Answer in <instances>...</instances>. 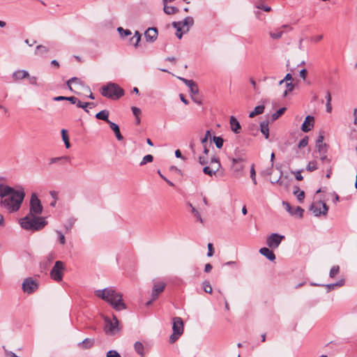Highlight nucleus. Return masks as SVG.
Listing matches in <instances>:
<instances>
[{"label": "nucleus", "instance_id": "6", "mask_svg": "<svg viewBox=\"0 0 357 357\" xmlns=\"http://www.w3.org/2000/svg\"><path fill=\"white\" fill-rule=\"evenodd\" d=\"M266 108L271 112H286L287 110V107H280L277 102L266 99L263 100L259 105L256 106L252 112H264Z\"/></svg>", "mask_w": 357, "mask_h": 357}, {"label": "nucleus", "instance_id": "37", "mask_svg": "<svg viewBox=\"0 0 357 357\" xmlns=\"http://www.w3.org/2000/svg\"><path fill=\"white\" fill-rule=\"evenodd\" d=\"M213 141L218 149H221L222 147L224 140L221 137L214 136L213 137Z\"/></svg>", "mask_w": 357, "mask_h": 357}, {"label": "nucleus", "instance_id": "32", "mask_svg": "<svg viewBox=\"0 0 357 357\" xmlns=\"http://www.w3.org/2000/svg\"><path fill=\"white\" fill-rule=\"evenodd\" d=\"M94 344L93 339L86 338L82 342L79 344V346H82L84 349H90Z\"/></svg>", "mask_w": 357, "mask_h": 357}, {"label": "nucleus", "instance_id": "14", "mask_svg": "<svg viewBox=\"0 0 357 357\" xmlns=\"http://www.w3.org/2000/svg\"><path fill=\"white\" fill-rule=\"evenodd\" d=\"M153 286L151 292L152 300H156L160 293H162L166 286V284L160 280H153Z\"/></svg>", "mask_w": 357, "mask_h": 357}, {"label": "nucleus", "instance_id": "57", "mask_svg": "<svg viewBox=\"0 0 357 357\" xmlns=\"http://www.w3.org/2000/svg\"><path fill=\"white\" fill-rule=\"evenodd\" d=\"M286 85H287V89L284 92V96H286L288 92L292 91L294 88V84H292V83H291V82L290 83L287 82Z\"/></svg>", "mask_w": 357, "mask_h": 357}, {"label": "nucleus", "instance_id": "10", "mask_svg": "<svg viewBox=\"0 0 357 357\" xmlns=\"http://www.w3.org/2000/svg\"><path fill=\"white\" fill-rule=\"evenodd\" d=\"M43 207L41 204L40 200L38 199L37 195L33 192L30 199L29 212L33 215H40L43 212Z\"/></svg>", "mask_w": 357, "mask_h": 357}, {"label": "nucleus", "instance_id": "25", "mask_svg": "<svg viewBox=\"0 0 357 357\" xmlns=\"http://www.w3.org/2000/svg\"><path fill=\"white\" fill-rule=\"evenodd\" d=\"M181 23V26L185 29V26H186V29L184 30V32H187L189 30V26H192L194 23V20L192 17H186L184 18L183 21H180Z\"/></svg>", "mask_w": 357, "mask_h": 357}, {"label": "nucleus", "instance_id": "42", "mask_svg": "<svg viewBox=\"0 0 357 357\" xmlns=\"http://www.w3.org/2000/svg\"><path fill=\"white\" fill-rule=\"evenodd\" d=\"M153 155H151L150 154L146 155L142 158V161L139 163V165L143 166L148 162H151L153 161Z\"/></svg>", "mask_w": 357, "mask_h": 357}, {"label": "nucleus", "instance_id": "28", "mask_svg": "<svg viewBox=\"0 0 357 357\" xmlns=\"http://www.w3.org/2000/svg\"><path fill=\"white\" fill-rule=\"evenodd\" d=\"M294 195L297 197L299 202H303L305 198V192L301 190L298 187H295L294 190Z\"/></svg>", "mask_w": 357, "mask_h": 357}, {"label": "nucleus", "instance_id": "50", "mask_svg": "<svg viewBox=\"0 0 357 357\" xmlns=\"http://www.w3.org/2000/svg\"><path fill=\"white\" fill-rule=\"evenodd\" d=\"M308 144V137L305 136L303 137L298 143V147L299 149H303Z\"/></svg>", "mask_w": 357, "mask_h": 357}, {"label": "nucleus", "instance_id": "39", "mask_svg": "<svg viewBox=\"0 0 357 357\" xmlns=\"http://www.w3.org/2000/svg\"><path fill=\"white\" fill-rule=\"evenodd\" d=\"M77 105V107L78 108H82V109H84V112H89L87 109H86V108L89 105H93V102H82L80 101L78 98H77V102H76L75 103Z\"/></svg>", "mask_w": 357, "mask_h": 357}, {"label": "nucleus", "instance_id": "22", "mask_svg": "<svg viewBox=\"0 0 357 357\" xmlns=\"http://www.w3.org/2000/svg\"><path fill=\"white\" fill-rule=\"evenodd\" d=\"M29 77V73L25 70H17L13 73V78L15 80L22 79Z\"/></svg>", "mask_w": 357, "mask_h": 357}, {"label": "nucleus", "instance_id": "19", "mask_svg": "<svg viewBox=\"0 0 357 357\" xmlns=\"http://www.w3.org/2000/svg\"><path fill=\"white\" fill-rule=\"evenodd\" d=\"M259 253L266 257L268 260L273 261L275 259V255L269 248H261L259 249Z\"/></svg>", "mask_w": 357, "mask_h": 357}, {"label": "nucleus", "instance_id": "34", "mask_svg": "<svg viewBox=\"0 0 357 357\" xmlns=\"http://www.w3.org/2000/svg\"><path fill=\"white\" fill-rule=\"evenodd\" d=\"M141 36H142L141 33L138 31H136L135 33V35L130 38V43H132V40H135L134 46L137 47V45L141 40Z\"/></svg>", "mask_w": 357, "mask_h": 357}, {"label": "nucleus", "instance_id": "31", "mask_svg": "<svg viewBox=\"0 0 357 357\" xmlns=\"http://www.w3.org/2000/svg\"><path fill=\"white\" fill-rule=\"evenodd\" d=\"M54 232L57 235L58 241L60 245H64L66 243V238L63 233L61 230L55 229Z\"/></svg>", "mask_w": 357, "mask_h": 357}, {"label": "nucleus", "instance_id": "60", "mask_svg": "<svg viewBox=\"0 0 357 357\" xmlns=\"http://www.w3.org/2000/svg\"><path fill=\"white\" fill-rule=\"evenodd\" d=\"M66 100L69 101L72 105H75L77 102V98L75 96L66 97Z\"/></svg>", "mask_w": 357, "mask_h": 357}, {"label": "nucleus", "instance_id": "21", "mask_svg": "<svg viewBox=\"0 0 357 357\" xmlns=\"http://www.w3.org/2000/svg\"><path fill=\"white\" fill-rule=\"evenodd\" d=\"M108 124L109 125L110 128L114 131L116 139L119 141H121L123 139V135L121 134L119 127L115 123H113L110 121H108Z\"/></svg>", "mask_w": 357, "mask_h": 357}, {"label": "nucleus", "instance_id": "26", "mask_svg": "<svg viewBox=\"0 0 357 357\" xmlns=\"http://www.w3.org/2000/svg\"><path fill=\"white\" fill-rule=\"evenodd\" d=\"M164 12L167 15H174L178 12V8L175 6H168L167 3L163 4Z\"/></svg>", "mask_w": 357, "mask_h": 357}, {"label": "nucleus", "instance_id": "1", "mask_svg": "<svg viewBox=\"0 0 357 357\" xmlns=\"http://www.w3.org/2000/svg\"><path fill=\"white\" fill-rule=\"evenodd\" d=\"M25 197L24 189L15 190L7 185L0 184L1 205L9 213L17 211Z\"/></svg>", "mask_w": 357, "mask_h": 357}, {"label": "nucleus", "instance_id": "9", "mask_svg": "<svg viewBox=\"0 0 357 357\" xmlns=\"http://www.w3.org/2000/svg\"><path fill=\"white\" fill-rule=\"evenodd\" d=\"M310 211L316 217L321 215L325 216L328 213V207L326 203L322 201H314L310 206Z\"/></svg>", "mask_w": 357, "mask_h": 357}, {"label": "nucleus", "instance_id": "8", "mask_svg": "<svg viewBox=\"0 0 357 357\" xmlns=\"http://www.w3.org/2000/svg\"><path fill=\"white\" fill-rule=\"evenodd\" d=\"M65 269V264L61 261H56L50 271V278L56 282H61L63 280Z\"/></svg>", "mask_w": 357, "mask_h": 357}, {"label": "nucleus", "instance_id": "47", "mask_svg": "<svg viewBox=\"0 0 357 357\" xmlns=\"http://www.w3.org/2000/svg\"><path fill=\"white\" fill-rule=\"evenodd\" d=\"M203 288L205 292L211 294L212 293V287L209 284L208 281H204L202 284Z\"/></svg>", "mask_w": 357, "mask_h": 357}, {"label": "nucleus", "instance_id": "16", "mask_svg": "<svg viewBox=\"0 0 357 357\" xmlns=\"http://www.w3.org/2000/svg\"><path fill=\"white\" fill-rule=\"evenodd\" d=\"M158 29L155 27L148 28L144 33L146 40L149 43H153L158 38Z\"/></svg>", "mask_w": 357, "mask_h": 357}, {"label": "nucleus", "instance_id": "58", "mask_svg": "<svg viewBox=\"0 0 357 357\" xmlns=\"http://www.w3.org/2000/svg\"><path fill=\"white\" fill-rule=\"evenodd\" d=\"M303 170H298L296 172H294L293 174L295 175L296 179L298 181H302L303 177L301 175V172Z\"/></svg>", "mask_w": 357, "mask_h": 357}, {"label": "nucleus", "instance_id": "46", "mask_svg": "<svg viewBox=\"0 0 357 357\" xmlns=\"http://www.w3.org/2000/svg\"><path fill=\"white\" fill-rule=\"evenodd\" d=\"M339 271H340L339 266H333L331 268V271H330V273H329L330 277L332 278H334L339 273Z\"/></svg>", "mask_w": 357, "mask_h": 357}, {"label": "nucleus", "instance_id": "49", "mask_svg": "<svg viewBox=\"0 0 357 357\" xmlns=\"http://www.w3.org/2000/svg\"><path fill=\"white\" fill-rule=\"evenodd\" d=\"M190 207H191V211L192 213L194 214V215L197 218V219L200 222H203V220L201 217V215L199 214V213L198 212V211L195 208L193 207L191 204H190Z\"/></svg>", "mask_w": 357, "mask_h": 357}, {"label": "nucleus", "instance_id": "5", "mask_svg": "<svg viewBox=\"0 0 357 357\" xmlns=\"http://www.w3.org/2000/svg\"><path fill=\"white\" fill-rule=\"evenodd\" d=\"M105 327L104 331L106 334L114 335L120 332L121 328L119 321L115 315H113L112 319L107 317L104 318Z\"/></svg>", "mask_w": 357, "mask_h": 357}, {"label": "nucleus", "instance_id": "51", "mask_svg": "<svg viewBox=\"0 0 357 357\" xmlns=\"http://www.w3.org/2000/svg\"><path fill=\"white\" fill-rule=\"evenodd\" d=\"M211 137V131L207 130L205 133V136L201 139V143L202 145H204L207 143L208 139Z\"/></svg>", "mask_w": 357, "mask_h": 357}, {"label": "nucleus", "instance_id": "53", "mask_svg": "<svg viewBox=\"0 0 357 357\" xmlns=\"http://www.w3.org/2000/svg\"><path fill=\"white\" fill-rule=\"evenodd\" d=\"M106 357H121L120 354L116 350H109L106 354Z\"/></svg>", "mask_w": 357, "mask_h": 357}, {"label": "nucleus", "instance_id": "59", "mask_svg": "<svg viewBox=\"0 0 357 357\" xmlns=\"http://www.w3.org/2000/svg\"><path fill=\"white\" fill-rule=\"evenodd\" d=\"M63 158H66L65 157H55V158H50V161H49V164L50 165H52L54 163H56V162H58L59 161H60L61 160L63 159Z\"/></svg>", "mask_w": 357, "mask_h": 357}, {"label": "nucleus", "instance_id": "2", "mask_svg": "<svg viewBox=\"0 0 357 357\" xmlns=\"http://www.w3.org/2000/svg\"><path fill=\"white\" fill-rule=\"evenodd\" d=\"M95 295L108 303L116 311L126 309V305L122 299L123 295L113 287L96 290Z\"/></svg>", "mask_w": 357, "mask_h": 357}, {"label": "nucleus", "instance_id": "41", "mask_svg": "<svg viewBox=\"0 0 357 357\" xmlns=\"http://www.w3.org/2000/svg\"><path fill=\"white\" fill-rule=\"evenodd\" d=\"M118 32L120 36L123 38L126 37L128 36H130L132 34L131 31L129 29H124L122 27H119L117 29Z\"/></svg>", "mask_w": 357, "mask_h": 357}, {"label": "nucleus", "instance_id": "20", "mask_svg": "<svg viewBox=\"0 0 357 357\" xmlns=\"http://www.w3.org/2000/svg\"><path fill=\"white\" fill-rule=\"evenodd\" d=\"M270 121L268 119L264 120L260 122V131L264 135L266 139L269 137V126Z\"/></svg>", "mask_w": 357, "mask_h": 357}, {"label": "nucleus", "instance_id": "45", "mask_svg": "<svg viewBox=\"0 0 357 357\" xmlns=\"http://www.w3.org/2000/svg\"><path fill=\"white\" fill-rule=\"evenodd\" d=\"M316 148L317 149L319 153H326V144L324 143L317 144Z\"/></svg>", "mask_w": 357, "mask_h": 357}, {"label": "nucleus", "instance_id": "7", "mask_svg": "<svg viewBox=\"0 0 357 357\" xmlns=\"http://www.w3.org/2000/svg\"><path fill=\"white\" fill-rule=\"evenodd\" d=\"M172 331L173 333L169 337V342L171 344L175 342L183 333L184 325L181 317H176L173 318Z\"/></svg>", "mask_w": 357, "mask_h": 357}, {"label": "nucleus", "instance_id": "35", "mask_svg": "<svg viewBox=\"0 0 357 357\" xmlns=\"http://www.w3.org/2000/svg\"><path fill=\"white\" fill-rule=\"evenodd\" d=\"M326 112H331V110H332L331 96V93L329 91L326 92Z\"/></svg>", "mask_w": 357, "mask_h": 357}, {"label": "nucleus", "instance_id": "38", "mask_svg": "<svg viewBox=\"0 0 357 357\" xmlns=\"http://www.w3.org/2000/svg\"><path fill=\"white\" fill-rule=\"evenodd\" d=\"M318 169V163L317 161H310L306 167V169L312 172Z\"/></svg>", "mask_w": 357, "mask_h": 357}, {"label": "nucleus", "instance_id": "12", "mask_svg": "<svg viewBox=\"0 0 357 357\" xmlns=\"http://www.w3.org/2000/svg\"><path fill=\"white\" fill-rule=\"evenodd\" d=\"M284 238L283 235L273 233L266 237V243L271 249H276L279 247L282 241Z\"/></svg>", "mask_w": 357, "mask_h": 357}, {"label": "nucleus", "instance_id": "48", "mask_svg": "<svg viewBox=\"0 0 357 357\" xmlns=\"http://www.w3.org/2000/svg\"><path fill=\"white\" fill-rule=\"evenodd\" d=\"M108 116H109V113H96V117L98 119H102V120L106 121L107 123H108V121H109L108 119Z\"/></svg>", "mask_w": 357, "mask_h": 357}, {"label": "nucleus", "instance_id": "56", "mask_svg": "<svg viewBox=\"0 0 357 357\" xmlns=\"http://www.w3.org/2000/svg\"><path fill=\"white\" fill-rule=\"evenodd\" d=\"M207 247H208L207 256L208 257H212L213 255V254H214V249H213V244L209 243H208Z\"/></svg>", "mask_w": 357, "mask_h": 357}, {"label": "nucleus", "instance_id": "54", "mask_svg": "<svg viewBox=\"0 0 357 357\" xmlns=\"http://www.w3.org/2000/svg\"><path fill=\"white\" fill-rule=\"evenodd\" d=\"M256 7L265 12H270L271 10V8L270 6L264 5L262 3L257 5Z\"/></svg>", "mask_w": 357, "mask_h": 357}, {"label": "nucleus", "instance_id": "3", "mask_svg": "<svg viewBox=\"0 0 357 357\" xmlns=\"http://www.w3.org/2000/svg\"><path fill=\"white\" fill-rule=\"evenodd\" d=\"M20 226L25 230L36 231L43 229L47 224L44 217L28 213L19 221Z\"/></svg>", "mask_w": 357, "mask_h": 357}, {"label": "nucleus", "instance_id": "55", "mask_svg": "<svg viewBox=\"0 0 357 357\" xmlns=\"http://www.w3.org/2000/svg\"><path fill=\"white\" fill-rule=\"evenodd\" d=\"M246 159L245 158L241 156H236L232 159V163H242L243 164L245 162Z\"/></svg>", "mask_w": 357, "mask_h": 357}, {"label": "nucleus", "instance_id": "27", "mask_svg": "<svg viewBox=\"0 0 357 357\" xmlns=\"http://www.w3.org/2000/svg\"><path fill=\"white\" fill-rule=\"evenodd\" d=\"M49 50H50L49 48L47 47L46 46L40 45H38L36 47V51H35V54L36 55H39L40 56H43L45 54H46L47 53H48Z\"/></svg>", "mask_w": 357, "mask_h": 357}, {"label": "nucleus", "instance_id": "44", "mask_svg": "<svg viewBox=\"0 0 357 357\" xmlns=\"http://www.w3.org/2000/svg\"><path fill=\"white\" fill-rule=\"evenodd\" d=\"M197 160H198L199 163L202 165H206L208 162V155H206L204 154H203L202 155H199L197 157Z\"/></svg>", "mask_w": 357, "mask_h": 357}, {"label": "nucleus", "instance_id": "40", "mask_svg": "<svg viewBox=\"0 0 357 357\" xmlns=\"http://www.w3.org/2000/svg\"><path fill=\"white\" fill-rule=\"evenodd\" d=\"M283 34V31L279 29H277L275 32L271 31L269 35L273 39H279L282 37Z\"/></svg>", "mask_w": 357, "mask_h": 357}, {"label": "nucleus", "instance_id": "18", "mask_svg": "<svg viewBox=\"0 0 357 357\" xmlns=\"http://www.w3.org/2000/svg\"><path fill=\"white\" fill-rule=\"evenodd\" d=\"M314 123V118L312 116H307L304 122L302 124V130L303 132L310 131L313 127Z\"/></svg>", "mask_w": 357, "mask_h": 357}, {"label": "nucleus", "instance_id": "30", "mask_svg": "<svg viewBox=\"0 0 357 357\" xmlns=\"http://www.w3.org/2000/svg\"><path fill=\"white\" fill-rule=\"evenodd\" d=\"M210 165L211 166V168H213V170H215V173L221 167V164H220L219 160L215 157H213L211 159Z\"/></svg>", "mask_w": 357, "mask_h": 357}, {"label": "nucleus", "instance_id": "61", "mask_svg": "<svg viewBox=\"0 0 357 357\" xmlns=\"http://www.w3.org/2000/svg\"><path fill=\"white\" fill-rule=\"evenodd\" d=\"M307 74V70L305 68L302 69L299 72L300 77L301 78H303V79H305Z\"/></svg>", "mask_w": 357, "mask_h": 357}, {"label": "nucleus", "instance_id": "43", "mask_svg": "<svg viewBox=\"0 0 357 357\" xmlns=\"http://www.w3.org/2000/svg\"><path fill=\"white\" fill-rule=\"evenodd\" d=\"M203 172L205 174H207L210 176H213L214 174H215V170H213L211 167L206 166L203 169Z\"/></svg>", "mask_w": 357, "mask_h": 357}, {"label": "nucleus", "instance_id": "29", "mask_svg": "<svg viewBox=\"0 0 357 357\" xmlns=\"http://www.w3.org/2000/svg\"><path fill=\"white\" fill-rule=\"evenodd\" d=\"M61 137L62 139L65 144V146L66 149H69L70 147V143L69 140V136L68 135V131L65 129L61 130Z\"/></svg>", "mask_w": 357, "mask_h": 357}, {"label": "nucleus", "instance_id": "4", "mask_svg": "<svg viewBox=\"0 0 357 357\" xmlns=\"http://www.w3.org/2000/svg\"><path fill=\"white\" fill-rule=\"evenodd\" d=\"M101 94L112 100H118L124 95V91L117 84L108 83L101 88Z\"/></svg>", "mask_w": 357, "mask_h": 357}, {"label": "nucleus", "instance_id": "11", "mask_svg": "<svg viewBox=\"0 0 357 357\" xmlns=\"http://www.w3.org/2000/svg\"><path fill=\"white\" fill-rule=\"evenodd\" d=\"M22 287L24 293L31 294L38 289V283L32 278H26L24 280Z\"/></svg>", "mask_w": 357, "mask_h": 357}, {"label": "nucleus", "instance_id": "36", "mask_svg": "<svg viewBox=\"0 0 357 357\" xmlns=\"http://www.w3.org/2000/svg\"><path fill=\"white\" fill-rule=\"evenodd\" d=\"M231 168L236 173H241L244 168V165L242 163H231Z\"/></svg>", "mask_w": 357, "mask_h": 357}, {"label": "nucleus", "instance_id": "23", "mask_svg": "<svg viewBox=\"0 0 357 357\" xmlns=\"http://www.w3.org/2000/svg\"><path fill=\"white\" fill-rule=\"evenodd\" d=\"M230 126L231 129L235 133H239L241 129L239 122L238 120L233 116L230 117Z\"/></svg>", "mask_w": 357, "mask_h": 357}, {"label": "nucleus", "instance_id": "33", "mask_svg": "<svg viewBox=\"0 0 357 357\" xmlns=\"http://www.w3.org/2000/svg\"><path fill=\"white\" fill-rule=\"evenodd\" d=\"M134 349L135 351L141 356H143L144 354V347L142 342H136L134 344Z\"/></svg>", "mask_w": 357, "mask_h": 357}, {"label": "nucleus", "instance_id": "62", "mask_svg": "<svg viewBox=\"0 0 357 357\" xmlns=\"http://www.w3.org/2000/svg\"><path fill=\"white\" fill-rule=\"evenodd\" d=\"M29 78V83L32 85H37V77H35V76H32V77H28Z\"/></svg>", "mask_w": 357, "mask_h": 357}, {"label": "nucleus", "instance_id": "17", "mask_svg": "<svg viewBox=\"0 0 357 357\" xmlns=\"http://www.w3.org/2000/svg\"><path fill=\"white\" fill-rule=\"evenodd\" d=\"M67 85L71 91L77 93V89L82 86V82L79 78L74 77L68 80Z\"/></svg>", "mask_w": 357, "mask_h": 357}, {"label": "nucleus", "instance_id": "64", "mask_svg": "<svg viewBox=\"0 0 357 357\" xmlns=\"http://www.w3.org/2000/svg\"><path fill=\"white\" fill-rule=\"evenodd\" d=\"M6 357H20V356H17L14 352L8 351H6Z\"/></svg>", "mask_w": 357, "mask_h": 357}, {"label": "nucleus", "instance_id": "15", "mask_svg": "<svg viewBox=\"0 0 357 357\" xmlns=\"http://www.w3.org/2000/svg\"><path fill=\"white\" fill-rule=\"evenodd\" d=\"M283 206L286 211L291 215L302 218L303 216L304 210L300 206L292 207L288 202H283Z\"/></svg>", "mask_w": 357, "mask_h": 357}, {"label": "nucleus", "instance_id": "24", "mask_svg": "<svg viewBox=\"0 0 357 357\" xmlns=\"http://www.w3.org/2000/svg\"><path fill=\"white\" fill-rule=\"evenodd\" d=\"M77 222V218L72 216L68 218L66 220V223L63 225V227L66 229V231H70L73 226L75 225V222Z\"/></svg>", "mask_w": 357, "mask_h": 357}, {"label": "nucleus", "instance_id": "13", "mask_svg": "<svg viewBox=\"0 0 357 357\" xmlns=\"http://www.w3.org/2000/svg\"><path fill=\"white\" fill-rule=\"evenodd\" d=\"M179 79L181 81H183L185 84V85L189 88L190 93L192 94V100L197 104H200L201 101L197 100V98L194 97L199 93V88L197 84L192 79H187L182 77H179Z\"/></svg>", "mask_w": 357, "mask_h": 357}, {"label": "nucleus", "instance_id": "52", "mask_svg": "<svg viewBox=\"0 0 357 357\" xmlns=\"http://www.w3.org/2000/svg\"><path fill=\"white\" fill-rule=\"evenodd\" d=\"M172 26L174 29H176L177 32H181L183 29L185 30L183 26H181V23L180 21L178 22H173Z\"/></svg>", "mask_w": 357, "mask_h": 357}, {"label": "nucleus", "instance_id": "63", "mask_svg": "<svg viewBox=\"0 0 357 357\" xmlns=\"http://www.w3.org/2000/svg\"><path fill=\"white\" fill-rule=\"evenodd\" d=\"M255 177H256V172H255L254 165H252L250 168V178H251V179H254V178H255Z\"/></svg>", "mask_w": 357, "mask_h": 357}]
</instances>
